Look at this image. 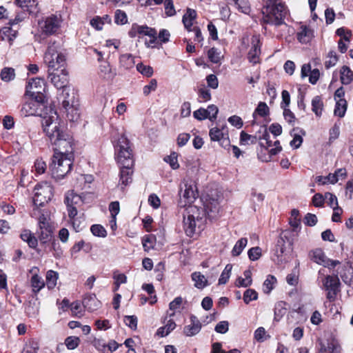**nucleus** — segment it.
Instances as JSON below:
<instances>
[{"instance_id": "obj_1", "label": "nucleus", "mask_w": 353, "mask_h": 353, "mask_svg": "<svg viewBox=\"0 0 353 353\" xmlns=\"http://www.w3.org/2000/svg\"><path fill=\"white\" fill-rule=\"evenodd\" d=\"M42 128L46 137L53 146L54 154L50 165L52 177L55 180L63 179L71 170L72 165V139L66 132L56 112L51 111L48 116L43 117Z\"/></svg>"}, {"instance_id": "obj_2", "label": "nucleus", "mask_w": 353, "mask_h": 353, "mask_svg": "<svg viewBox=\"0 0 353 353\" xmlns=\"http://www.w3.org/2000/svg\"><path fill=\"white\" fill-rule=\"evenodd\" d=\"M219 203L217 200L210 199L204 204V208L200 209L196 205H189L182 214L183 217V229L188 236H192L196 228H201L205 221V216L210 219H215L219 212Z\"/></svg>"}, {"instance_id": "obj_3", "label": "nucleus", "mask_w": 353, "mask_h": 353, "mask_svg": "<svg viewBox=\"0 0 353 353\" xmlns=\"http://www.w3.org/2000/svg\"><path fill=\"white\" fill-rule=\"evenodd\" d=\"M262 14L263 23L279 26L285 23L288 9L281 0H267Z\"/></svg>"}, {"instance_id": "obj_4", "label": "nucleus", "mask_w": 353, "mask_h": 353, "mask_svg": "<svg viewBox=\"0 0 353 353\" xmlns=\"http://www.w3.org/2000/svg\"><path fill=\"white\" fill-rule=\"evenodd\" d=\"M60 43L55 41H50L44 54V62L48 65V70L54 71L66 68L65 56L59 51Z\"/></svg>"}, {"instance_id": "obj_5", "label": "nucleus", "mask_w": 353, "mask_h": 353, "mask_svg": "<svg viewBox=\"0 0 353 353\" xmlns=\"http://www.w3.org/2000/svg\"><path fill=\"white\" fill-rule=\"evenodd\" d=\"M115 159L120 167H132L134 159L128 139L121 135L114 145Z\"/></svg>"}, {"instance_id": "obj_6", "label": "nucleus", "mask_w": 353, "mask_h": 353, "mask_svg": "<svg viewBox=\"0 0 353 353\" xmlns=\"http://www.w3.org/2000/svg\"><path fill=\"white\" fill-rule=\"evenodd\" d=\"M181 198L179 201V205L181 208H183V210L192 205L191 203L198 196L196 186L192 181L184 180L181 186Z\"/></svg>"}, {"instance_id": "obj_7", "label": "nucleus", "mask_w": 353, "mask_h": 353, "mask_svg": "<svg viewBox=\"0 0 353 353\" xmlns=\"http://www.w3.org/2000/svg\"><path fill=\"white\" fill-rule=\"evenodd\" d=\"M53 196V188L47 181L37 184L34 188L33 204L35 206H43Z\"/></svg>"}, {"instance_id": "obj_8", "label": "nucleus", "mask_w": 353, "mask_h": 353, "mask_svg": "<svg viewBox=\"0 0 353 353\" xmlns=\"http://www.w3.org/2000/svg\"><path fill=\"white\" fill-rule=\"evenodd\" d=\"M48 80L57 89H63L68 86V72L66 68H61L57 70H48Z\"/></svg>"}, {"instance_id": "obj_9", "label": "nucleus", "mask_w": 353, "mask_h": 353, "mask_svg": "<svg viewBox=\"0 0 353 353\" xmlns=\"http://www.w3.org/2000/svg\"><path fill=\"white\" fill-rule=\"evenodd\" d=\"M209 136L211 141L219 142L221 147L225 149L230 147L229 135L225 127H223L221 129L217 127L211 128L209 132Z\"/></svg>"}, {"instance_id": "obj_10", "label": "nucleus", "mask_w": 353, "mask_h": 353, "mask_svg": "<svg viewBox=\"0 0 353 353\" xmlns=\"http://www.w3.org/2000/svg\"><path fill=\"white\" fill-rule=\"evenodd\" d=\"M61 20L57 15L51 14L40 23L42 32L46 34L56 33L61 26Z\"/></svg>"}, {"instance_id": "obj_11", "label": "nucleus", "mask_w": 353, "mask_h": 353, "mask_svg": "<svg viewBox=\"0 0 353 353\" xmlns=\"http://www.w3.org/2000/svg\"><path fill=\"white\" fill-rule=\"evenodd\" d=\"M312 259L314 262L323 265L325 268H334L340 264L339 261L331 260L327 258L324 252L321 249H316L312 251Z\"/></svg>"}, {"instance_id": "obj_12", "label": "nucleus", "mask_w": 353, "mask_h": 353, "mask_svg": "<svg viewBox=\"0 0 353 353\" xmlns=\"http://www.w3.org/2000/svg\"><path fill=\"white\" fill-rule=\"evenodd\" d=\"M41 104L31 100L24 103L21 108L20 113L23 117L42 116Z\"/></svg>"}, {"instance_id": "obj_13", "label": "nucleus", "mask_w": 353, "mask_h": 353, "mask_svg": "<svg viewBox=\"0 0 353 353\" xmlns=\"http://www.w3.org/2000/svg\"><path fill=\"white\" fill-rule=\"evenodd\" d=\"M251 48L248 54L249 61L253 64L259 63V56L261 54V42L259 36L254 35L251 39Z\"/></svg>"}, {"instance_id": "obj_14", "label": "nucleus", "mask_w": 353, "mask_h": 353, "mask_svg": "<svg viewBox=\"0 0 353 353\" xmlns=\"http://www.w3.org/2000/svg\"><path fill=\"white\" fill-rule=\"evenodd\" d=\"M155 29L150 28L147 26H140L137 23L132 25L128 32V35L131 38L138 37L139 38L143 36H153Z\"/></svg>"}, {"instance_id": "obj_15", "label": "nucleus", "mask_w": 353, "mask_h": 353, "mask_svg": "<svg viewBox=\"0 0 353 353\" xmlns=\"http://www.w3.org/2000/svg\"><path fill=\"white\" fill-rule=\"evenodd\" d=\"M190 323L183 327V334L187 336L196 335L201 330L202 324L199 319L194 314L190 316Z\"/></svg>"}, {"instance_id": "obj_16", "label": "nucleus", "mask_w": 353, "mask_h": 353, "mask_svg": "<svg viewBox=\"0 0 353 353\" xmlns=\"http://www.w3.org/2000/svg\"><path fill=\"white\" fill-rule=\"evenodd\" d=\"M99 75L103 80L110 81L117 76V70L108 62H103L99 65Z\"/></svg>"}, {"instance_id": "obj_17", "label": "nucleus", "mask_w": 353, "mask_h": 353, "mask_svg": "<svg viewBox=\"0 0 353 353\" xmlns=\"http://www.w3.org/2000/svg\"><path fill=\"white\" fill-rule=\"evenodd\" d=\"M62 107H69L76 103V92L70 86H66L62 89L60 94Z\"/></svg>"}, {"instance_id": "obj_18", "label": "nucleus", "mask_w": 353, "mask_h": 353, "mask_svg": "<svg viewBox=\"0 0 353 353\" xmlns=\"http://www.w3.org/2000/svg\"><path fill=\"white\" fill-rule=\"evenodd\" d=\"M132 167H121L119 185H121V188H123L132 182Z\"/></svg>"}, {"instance_id": "obj_19", "label": "nucleus", "mask_w": 353, "mask_h": 353, "mask_svg": "<svg viewBox=\"0 0 353 353\" xmlns=\"http://www.w3.org/2000/svg\"><path fill=\"white\" fill-rule=\"evenodd\" d=\"M196 17V12L193 9L188 8L182 19L184 27L188 31H192V26Z\"/></svg>"}, {"instance_id": "obj_20", "label": "nucleus", "mask_w": 353, "mask_h": 353, "mask_svg": "<svg viewBox=\"0 0 353 353\" xmlns=\"http://www.w3.org/2000/svg\"><path fill=\"white\" fill-rule=\"evenodd\" d=\"M322 283L326 290L336 291L339 285V279L337 275L334 276L327 275L322 279Z\"/></svg>"}, {"instance_id": "obj_21", "label": "nucleus", "mask_w": 353, "mask_h": 353, "mask_svg": "<svg viewBox=\"0 0 353 353\" xmlns=\"http://www.w3.org/2000/svg\"><path fill=\"white\" fill-rule=\"evenodd\" d=\"M28 90H45V80L41 78H32L30 79L26 85V93H28Z\"/></svg>"}, {"instance_id": "obj_22", "label": "nucleus", "mask_w": 353, "mask_h": 353, "mask_svg": "<svg viewBox=\"0 0 353 353\" xmlns=\"http://www.w3.org/2000/svg\"><path fill=\"white\" fill-rule=\"evenodd\" d=\"M340 81L343 85H349L353 81V71L347 65L340 68Z\"/></svg>"}, {"instance_id": "obj_23", "label": "nucleus", "mask_w": 353, "mask_h": 353, "mask_svg": "<svg viewBox=\"0 0 353 353\" xmlns=\"http://www.w3.org/2000/svg\"><path fill=\"white\" fill-rule=\"evenodd\" d=\"M337 274H340L343 281L346 284L350 285L353 282V268L348 263L344 265L340 272L337 271Z\"/></svg>"}, {"instance_id": "obj_24", "label": "nucleus", "mask_w": 353, "mask_h": 353, "mask_svg": "<svg viewBox=\"0 0 353 353\" xmlns=\"http://www.w3.org/2000/svg\"><path fill=\"white\" fill-rule=\"evenodd\" d=\"M20 236L23 241L28 244L30 248H35L37 246L38 240L30 230H23L21 232Z\"/></svg>"}, {"instance_id": "obj_25", "label": "nucleus", "mask_w": 353, "mask_h": 353, "mask_svg": "<svg viewBox=\"0 0 353 353\" xmlns=\"http://www.w3.org/2000/svg\"><path fill=\"white\" fill-rule=\"evenodd\" d=\"M285 251V241L283 236H280L276 241L274 250V256L276 259H274V261H276L278 263L282 261L281 256Z\"/></svg>"}, {"instance_id": "obj_26", "label": "nucleus", "mask_w": 353, "mask_h": 353, "mask_svg": "<svg viewBox=\"0 0 353 353\" xmlns=\"http://www.w3.org/2000/svg\"><path fill=\"white\" fill-rule=\"evenodd\" d=\"M191 277L194 282V287L198 289H203L208 285L207 279L199 272H193Z\"/></svg>"}, {"instance_id": "obj_27", "label": "nucleus", "mask_w": 353, "mask_h": 353, "mask_svg": "<svg viewBox=\"0 0 353 353\" xmlns=\"http://www.w3.org/2000/svg\"><path fill=\"white\" fill-rule=\"evenodd\" d=\"M176 326L175 322L172 319H170L164 326L158 328L156 334L159 337H165L174 330Z\"/></svg>"}, {"instance_id": "obj_28", "label": "nucleus", "mask_w": 353, "mask_h": 353, "mask_svg": "<svg viewBox=\"0 0 353 353\" xmlns=\"http://www.w3.org/2000/svg\"><path fill=\"white\" fill-rule=\"evenodd\" d=\"M312 37V31L305 26H301V30L297 33V39L302 43H308Z\"/></svg>"}, {"instance_id": "obj_29", "label": "nucleus", "mask_w": 353, "mask_h": 353, "mask_svg": "<svg viewBox=\"0 0 353 353\" xmlns=\"http://www.w3.org/2000/svg\"><path fill=\"white\" fill-rule=\"evenodd\" d=\"M134 57L130 54H124L119 57V66L125 70H130L134 65Z\"/></svg>"}, {"instance_id": "obj_30", "label": "nucleus", "mask_w": 353, "mask_h": 353, "mask_svg": "<svg viewBox=\"0 0 353 353\" xmlns=\"http://www.w3.org/2000/svg\"><path fill=\"white\" fill-rule=\"evenodd\" d=\"M31 287L34 293L39 292L45 286V282L41 276L34 272L30 279Z\"/></svg>"}, {"instance_id": "obj_31", "label": "nucleus", "mask_w": 353, "mask_h": 353, "mask_svg": "<svg viewBox=\"0 0 353 353\" xmlns=\"http://www.w3.org/2000/svg\"><path fill=\"white\" fill-rule=\"evenodd\" d=\"M38 238L41 243H46L50 241L52 238V230L51 226H46L45 228H39L37 232Z\"/></svg>"}, {"instance_id": "obj_32", "label": "nucleus", "mask_w": 353, "mask_h": 353, "mask_svg": "<svg viewBox=\"0 0 353 353\" xmlns=\"http://www.w3.org/2000/svg\"><path fill=\"white\" fill-rule=\"evenodd\" d=\"M269 112H270V110H269V108L267 105V104L265 102H259L256 108L255 109V110L254 111V112L252 114V117L254 119V120L252 121V124L254 125L256 123L255 120L256 118V115H259L261 117H264L268 115Z\"/></svg>"}, {"instance_id": "obj_33", "label": "nucleus", "mask_w": 353, "mask_h": 353, "mask_svg": "<svg viewBox=\"0 0 353 353\" xmlns=\"http://www.w3.org/2000/svg\"><path fill=\"white\" fill-rule=\"evenodd\" d=\"M66 113V117L70 121H77L79 118V110L76 104L70 105L69 107H63Z\"/></svg>"}, {"instance_id": "obj_34", "label": "nucleus", "mask_w": 353, "mask_h": 353, "mask_svg": "<svg viewBox=\"0 0 353 353\" xmlns=\"http://www.w3.org/2000/svg\"><path fill=\"white\" fill-rule=\"evenodd\" d=\"M39 349V342L36 339H30L26 342L21 353H37Z\"/></svg>"}, {"instance_id": "obj_35", "label": "nucleus", "mask_w": 353, "mask_h": 353, "mask_svg": "<svg viewBox=\"0 0 353 353\" xmlns=\"http://www.w3.org/2000/svg\"><path fill=\"white\" fill-rule=\"evenodd\" d=\"M323 110V103L319 96L314 97L312 100V110L316 117H321L322 115Z\"/></svg>"}, {"instance_id": "obj_36", "label": "nucleus", "mask_w": 353, "mask_h": 353, "mask_svg": "<svg viewBox=\"0 0 353 353\" xmlns=\"http://www.w3.org/2000/svg\"><path fill=\"white\" fill-rule=\"evenodd\" d=\"M347 110V101L345 99H339L336 103L334 110L335 116L343 117Z\"/></svg>"}, {"instance_id": "obj_37", "label": "nucleus", "mask_w": 353, "mask_h": 353, "mask_svg": "<svg viewBox=\"0 0 353 353\" xmlns=\"http://www.w3.org/2000/svg\"><path fill=\"white\" fill-rule=\"evenodd\" d=\"M46 285L49 290L54 288L59 278L58 272L54 270H48L46 273Z\"/></svg>"}, {"instance_id": "obj_38", "label": "nucleus", "mask_w": 353, "mask_h": 353, "mask_svg": "<svg viewBox=\"0 0 353 353\" xmlns=\"http://www.w3.org/2000/svg\"><path fill=\"white\" fill-rule=\"evenodd\" d=\"M81 196L73 191H69L65 194L64 203L67 207L75 206L78 203L81 201Z\"/></svg>"}, {"instance_id": "obj_39", "label": "nucleus", "mask_w": 353, "mask_h": 353, "mask_svg": "<svg viewBox=\"0 0 353 353\" xmlns=\"http://www.w3.org/2000/svg\"><path fill=\"white\" fill-rule=\"evenodd\" d=\"M339 57L336 52L334 50H330L325 57L324 65L326 69H330L337 63Z\"/></svg>"}, {"instance_id": "obj_40", "label": "nucleus", "mask_w": 353, "mask_h": 353, "mask_svg": "<svg viewBox=\"0 0 353 353\" xmlns=\"http://www.w3.org/2000/svg\"><path fill=\"white\" fill-rule=\"evenodd\" d=\"M276 283V277L273 275H268L263 285V290L264 293L269 294L274 288Z\"/></svg>"}, {"instance_id": "obj_41", "label": "nucleus", "mask_w": 353, "mask_h": 353, "mask_svg": "<svg viewBox=\"0 0 353 353\" xmlns=\"http://www.w3.org/2000/svg\"><path fill=\"white\" fill-rule=\"evenodd\" d=\"M45 90H38V91H29L26 94L30 95L32 99V101H37L41 104V108L43 109V103L45 101V96L43 94V92Z\"/></svg>"}, {"instance_id": "obj_42", "label": "nucleus", "mask_w": 353, "mask_h": 353, "mask_svg": "<svg viewBox=\"0 0 353 353\" xmlns=\"http://www.w3.org/2000/svg\"><path fill=\"white\" fill-rule=\"evenodd\" d=\"M337 348L338 346L332 341L321 343L319 353H338Z\"/></svg>"}, {"instance_id": "obj_43", "label": "nucleus", "mask_w": 353, "mask_h": 353, "mask_svg": "<svg viewBox=\"0 0 353 353\" xmlns=\"http://www.w3.org/2000/svg\"><path fill=\"white\" fill-rule=\"evenodd\" d=\"M156 241L155 236L152 234L145 235L143 237L142 244L144 248V250L148 252L151 249L154 248V243Z\"/></svg>"}, {"instance_id": "obj_44", "label": "nucleus", "mask_w": 353, "mask_h": 353, "mask_svg": "<svg viewBox=\"0 0 353 353\" xmlns=\"http://www.w3.org/2000/svg\"><path fill=\"white\" fill-rule=\"evenodd\" d=\"M1 79L5 82H9L15 77V72L12 68H4L1 71Z\"/></svg>"}, {"instance_id": "obj_45", "label": "nucleus", "mask_w": 353, "mask_h": 353, "mask_svg": "<svg viewBox=\"0 0 353 353\" xmlns=\"http://www.w3.org/2000/svg\"><path fill=\"white\" fill-rule=\"evenodd\" d=\"M247 243L248 239L246 238H241L238 240L232 250V255L239 256L243 252Z\"/></svg>"}, {"instance_id": "obj_46", "label": "nucleus", "mask_w": 353, "mask_h": 353, "mask_svg": "<svg viewBox=\"0 0 353 353\" xmlns=\"http://www.w3.org/2000/svg\"><path fill=\"white\" fill-rule=\"evenodd\" d=\"M232 269V265L231 264H227L225 265L223 271L222 272L220 276V278L219 279V285H224L228 281L230 277Z\"/></svg>"}, {"instance_id": "obj_47", "label": "nucleus", "mask_w": 353, "mask_h": 353, "mask_svg": "<svg viewBox=\"0 0 353 353\" xmlns=\"http://www.w3.org/2000/svg\"><path fill=\"white\" fill-rule=\"evenodd\" d=\"M316 181L320 185H325L327 183L334 184L338 181V179H336L334 175H332V174H329L326 176H316Z\"/></svg>"}, {"instance_id": "obj_48", "label": "nucleus", "mask_w": 353, "mask_h": 353, "mask_svg": "<svg viewBox=\"0 0 353 353\" xmlns=\"http://www.w3.org/2000/svg\"><path fill=\"white\" fill-rule=\"evenodd\" d=\"M208 57L214 63H219L221 61V52L216 48H212L208 51Z\"/></svg>"}, {"instance_id": "obj_49", "label": "nucleus", "mask_w": 353, "mask_h": 353, "mask_svg": "<svg viewBox=\"0 0 353 353\" xmlns=\"http://www.w3.org/2000/svg\"><path fill=\"white\" fill-rule=\"evenodd\" d=\"M92 234L98 237L104 238L107 236V231L103 226L99 224L92 225L90 228Z\"/></svg>"}, {"instance_id": "obj_50", "label": "nucleus", "mask_w": 353, "mask_h": 353, "mask_svg": "<svg viewBox=\"0 0 353 353\" xmlns=\"http://www.w3.org/2000/svg\"><path fill=\"white\" fill-rule=\"evenodd\" d=\"M299 212L298 210L293 209L291 211V216L289 221L290 225L294 228V230L297 229L301 223V220L299 219Z\"/></svg>"}, {"instance_id": "obj_51", "label": "nucleus", "mask_w": 353, "mask_h": 353, "mask_svg": "<svg viewBox=\"0 0 353 353\" xmlns=\"http://www.w3.org/2000/svg\"><path fill=\"white\" fill-rule=\"evenodd\" d=\"M17 32L12 30L10 27H4L2 28L1 39H7L9 41H12L17 37Z\"/></svg>"}, {"instance_id": "obj_52", "label": "nucleus", "mask_w": 353, "mask_h": 353, "mask_svg": "<svg viewBox=\"0 0 353 353\" xmlns=\"http://www.w3.org/2000/svg\"><path fill=\"white\" fill-rule=\"evenodd\" d=\"M183 302V299L181 296L176 297L172 301H171L169 304V310L171 312L169 314V316H174L176 312V310H179L181 303Z\"/></svg>"}, {"instance_id": "obj_53", "label": "nucleus", "mask_w": 353, "mask_h": 353, "mask_svg": "<svg viewBox=\"0 0 353 353\" xmlns=\"http://www.w3.org/2000/svg\"><path fill=\"white\" fill-rule=\"evenodd\" d=\"M234 6L240 12L244 14H249L251 9L245 0H235Z\"/></svg>"}, {"instance_id": "obj_54", "label": "nucleus", "mask_w": 353, "mask_h": 353, "mask_svg": "<svg viewBox=\"0 0 353 353\" xmlns=\"http://www.w3.org/2000/svg\"><path fill=\"white\" fill-rule=\"evenodd\" d=\"M84 307L89 311H93L96 310L100 305V302L95 297H90L83 301Z\"/></svg>"}, {"instance_id": "obj_55", "label": "nucleus", "mask_w": 353, "mask_h": 353, "mask_svg": "<svg viewBox=\"0 0 353 353\" xmlns=\"http://www.w3.org/2000/svg\"><path fill=\"white\" fill-rule=\"evenodd\" d=\"M198 95L200 102H207L211 99L210 91L205 87L199 89Z\"/></svg>"}, {"instance_id": "obj_56", "label": "nucleus", "mask_w": 353, "mask_h": 353, "mask_svg": "<svg viewBox=\"0 0 353 353\" xmlns=\"http://www.w3.org/2000/svg\"><path fill=\"white\" fill-rule=\"evenodd\" d=\"M258 299V293L253 289H248L243 294V301L248 304L250 301Z\"/></svg>"}, {"instance_id": "obj_57", "label": "nucleus", "mask_w": 353, "mask_h": 353, "mask_svg": "<svg viewBox=\"0 0 353 353\" xmlns=\"http://www.w3.org/2000/svg\"><path fill=\"white\" fill-rule=\"evenodd\" d=\"M137 70L143 75L150 77L153 74V69L150 65H144L142 63L137 65Z\"/></svg>"}, {"instance_id": "obj_58", "label": "nucleus", "mask_w": 353, "mask_h": 353, "mask_svg": "<svg viewBox=\"0 0 353 353\" xmlns=\"http://www.w3.org/2000/svg\"><path fill=\"white\" fill-rule=\"evenodd\" d=\"M114 21L117 24H125L128 22V17L125 12L121 10H117L114 15Z\"/></svg>"}, {"instance_id": "obj_59", "label": "nucleus", "mask_w": 353, "mask_h": 353, "mask_svg": "<svg viewBox=\"0 0 353 353\" xmlns=\"http://www.w3.org/2000/svg\"><path fill=\"white\" fill-rule=\"evenodd\" d=\"M165 14L168 17H172L176 14L173 0L164 1Z\"/></svg>"}, {"instance_id": "obj_60", "label": "nucleus", "mask_w": 353, "mask_h": 353, "mask_svg": "<svg viewBox=\"0 0 353 353\" xmlns=\"http://www.w3.org/2000/svg\"><path fill=\"white\" fill-rule=\"evenodd\" d=\"M157 88V81L155 79H150L148 84L145 85L143 88V93L145 96H148L151 92L156 90Z\"/></svg>"}, {"instance_id": "obj_61", "label": "nucleus", "mask_w": 353, "mask_h": 353, "mask_svg": "<svg viewBox=\"0 0 353 353\" xmlns=\"http://www.w3.org/2000/svg\"><path fill=\"white\" fill-rule=\"evenodd\" d=\"M80 339L77 336H68L65 340V344L68 349L74 350L79 344Z\"/></svg>"}, {"instance_id": "obj_62", "label": "nucleus", "mask_w": 353, "mask_h": 353, "mask_svg": "<svg viewBox=\"0 0 353 353\" xmlns=\"http://www.w3.org/2000/svg\"><path fill=\"white\" fill-rule=\"evenodd\" d=\"M164 161L168 163L170 167L174 170L178 169L179 168V164L177 160V155L175 152H173L170 155L165 157L164 158Z\"/></svg>"}, {"instance_id": "obj_63", "label": "nucleus", "mask_w": 353, "mask_h": 353, "mask_svg": "<svg viewBox=\"0 0 353 353\" xmlns=\"http://www.w3.org/2000/svg\"><path fill=\"white\" fill-rule=\"evenodd\" d=\"M70 222L74 230L77 232L81 231L85 226L84 219L80 216L76 219H73L72 221H70Z\"/></svg>"}, {"instance_id": "obj_64", "label": "nucleus", "mask_w": 353, "mask_h": 353, "mask_svg": "<svg viewBox=\"0 0 353 353\" xmlns=\"http://www.w3.org/2000/svg\"><path fill=\"white\" fill-rule=\"evenodd\" d=\"M325 201L332 208L339 207L336 196L330 192L325 194Z\"/></svg>"}]
</instances>
